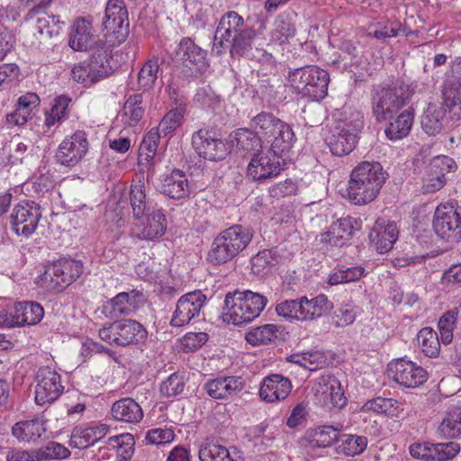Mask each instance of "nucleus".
Wrapping results in <instances>:
<instances>
[{
    "mask_svg": "<svg viewBox=\"0 0 461 461\" xmlns=\"http://www.w3.org/2000/svg\"><path fill=\"white\" fill-rule=\"evenodd\" d=\"M362 127L363 122L359 120L336 122L325 139L330 152L339 157L349 154L356 148Z\"/></svg>",
    "mask_w": 461,
    "mask_h": 461,
    "instance_id": "9d476101",
    "label": "nucleus"
},
{
    "mask_svg": "<svg viewBox=\"0 0 461 461\" xmlns=\"http://www.w3.org/2000/svg\"><path fill=\"white\" fill-rule=\"evenodd\" d=\"M243 387L240 376H219L207 381L203 385L206 393L215 400L228 399L240 393Z\"/></svg>",
    "mask_w": 461,
    "mask_h": 461,
    "instance_id": "c85d7f7f",
    "label": "nucleus"
},
{
    "mask_svg": "<svg viewBox=\"0 0 461 461\" xmlns=\"http://www.w3.org/2000/svg\"><path fill=\"white\" fill-rule=\"evenodd\" d=\"M107 444L113 449H116L117 455L122 459L127 460L131 458L133 454L135 440L131 434L123 433L110 437L107 440Z\"/></svg>",
    "mask_w": 461,
    "mask_h": 461,
    "instance_id": "864d4df0",
    "label": "nucleus"
},
{
    "mask_svg": "<svg viewBox=\"0 0 461 461\" xmlns=\"http://www.w3.org/2000/svg\"><path fill=\"white\" fill-rule=\"evenodd\" d=\"M38 453V448L12 447L7 451L5 459L6 461H40Z\"/></svg>",
    "mask_w": 461,
    "mask_h": 461,
    "instance_id": "774afa93",
    "label": "nucleus"
},
{
    "mask_svg": "<svg viewBox=\"0 0 461 461\" xmlns=\"http://www.w3.org/2000/svg\"><path fill=\"white\" fill-rule=\"evenodd\" d=\"M205 301L206 295L201 290H195L182 295L176 303L170 325L176 328L187 325L193 319L199 316Z\"/></svg>",
    "mask_w": 461,
    "mask_h": 461,
    "instance_id": "aec40b11",
    "label": "nucleus"
},
{
    "mask_svg": "<svg viewBox=\"0 0 461 461\" xmlns=\"http://www.w3.org/2000/svg\"><path fill=\"white\" fill-rule=\"evenodd\" d=\"M208 338L205 332H188L180 339L181 349L184 352L195 351L202 348Z\"/></svg>",
    "mask_w": 461,
    "mask_h": 461,
    "instance_id": "e2e57ef3",
    "label": "nucleus"
},
{
    "mask_svg": "<svg viewBox=\"0 0 461 461\" xmlns=\"http://www.w3.org/2000/svg\"><path fill=\"white\" fill-rule=\"evenodd\" d=\"M361 227V221L354 217H345L333 222L328 231L321 233L320 241L333 247H343Z\"/></svg>",
    "mask_w": 461,
    "mask_h": 461,
    "instance_id": "5701e85b",
    "label": "nucleus"
},
{
    "mask_svg": "<svg viewBox=\"0 0 461 461\" xmlns=\"http://www.w3.org/2000/svg\"><path fill=\"white\" fill-rule=\"evenodd\" d=\"M438 429L445 438H452L459 436L461 434V409L454 408L449 411Z\"/></svg>",
    "mask_w": 461,
    "mask_h": 461,
    "instance_id": "5fc2aeb1",
    "label": "nucleus"
},
{
    "mask_svg": "<svg viewBox=\"0 0 461 461\" xmlns=\"http://www.w3.org/2000/svg\"><path fill=\"white\" fill-rule=\"evenodd\" d=\"M296 34V27L290 14H280L275 20L274 29L271 32V41L279 45L289 43Z\"/></svg>",
    "mask_w": 461,
    "mask_h": 461,
    "instance_id": "a19ab883",
    "label": "nucleus"
},
{
    "mask_svg": "<svg viewBox=\"0 0 461 461\" xmlns=\"http://www.w3.org/2000/svg\"><path fill=\"white\" fill-rule=\"evenodd\" d=\"M411 98L409 86L403 82L381 86L372 93V113L376 122L392 119L402 108L407 105Z\"/></svg>",
    "mask_w": 461,
    "mask_h": 461,
    "instance_id": "0eeeda50",
    "label": "nucleus"
},
{
    "mask_svg": "<svg viewBox=\"0 0 461 461\" xmlns=\"http://www.w3.org/2000/svg\"><path fill=\"white\" fill-rule=\"evenodd\" d=\"M40 461L52 459H64L70 456V451L65 446L58 442H49L46 446L38 448Z\"/></svg>",
    "mask_w": 461,
    "mask_h": 461,
    "instance_id": "052dcab7",
    "label": "nucleus"
},
{
    "mask_svg": "<svg viewBox=\"0 0 461 461\" xmlns=\"http://www.w3.org/2000/svg\"><path fill=\"white\" fill-rule=\"evenodd\" d=\"M110 431V426L99 423L86 429L76 428L70 437L72 447L84 449L103 439Z\"/></svg>",
    "mask_w": 461,
    "mask_h": 461,
    "instance_id": "473e14b6",
    "label": "nucleus"
},
{
    "mask_svg": "<svg viewBox=\"0 0 461 461\" xmlns=\"http://www.w3.org/2000/svg\"><path fill=\"white\" fill-rule=\"evenodd\" d=\"M283 332V327L276 324H264L250 329L245 339L252 346L267 345L275 342Z\"/></svg>",
    "mask_w": 461,
    "mask_h": 461,
    "instance_id": "79ce46f5",
    "label": "nucleus"
},
{
    "mask_svg": "<svg viewBox=\"0 0 461 461\" xmlns=\"http://www.w3.org/2000/svg\"><path fill=\"white\" fill-rule=\"evenodd\" d=\"M269 195L275 199L280 200L298 193V184L295 180L287 178L269 187Z\"/></svg>",
    "mask_w": 461,
    "mask_h": 461,
    "instance_id": "680f3d73",
    "label": "nucleus"
},
{
    "mask_svg": "<svg viewBox=\"0 0 461 461\" xmlns=\"http://www.w3.org/2000/svg\"><path fill=\"white\" fill-rule=\"evenodd\" d=\"M192 145L200 157L211 161L223 160L230 152L229 145L215 127L196 131L192 136Z\"/></svg>",
    "mask_w": 461,
    "mask_h": 461,
    "instance_id": "f8f14e48",
    "label": "nucleus"
},
{
    "mask_svg": "<svg viewBox=\"0 0 461 461\" xmlns=\"http://www.w3.org/2000/svg\"><path fill=\"white\" fill-rule=\"evenodd\" d=\"M103 25L107 33L113 35L118 42L126 40L129 34V21L123 0H108Z\"/></svg>",
    "mask_w": 461,
    "mask_h": 461,
    "instance_id": "4be33fe9",
    "label": "nucleus"
},
{
    "mask_svg": "<svg viewBox=\"0 0 461 461\" xmlns=\"http://www.w3.org/2000/svg\"><path fill=\"white\" fill-rule=\"evenodd\" d=\"M68 45L76 51H90L91 55L95 56L101 48H104L107 55L111 56L112 53L111 45L93 33L91 23L85 18H77L75 21Z\"/></svg>",
    "mask_w": 461,
    "mask_h": 461,
    "instance_id": "dca6fc26",
    "label": "nucleus"
},
{
    "mask_svg": "<svg viewBox=\"0 0 461 461\" xmlns=\"http://www.w3.org/2000/svg\"><path fill=\"white\" fill-rule=\"evenodd\" d=\"M83 273L79 260L60 258L49 266L40 276L42 285L49 290L63 291Z\"/></svg>",
    "mask_w": 461,
    "mask_h": 461,
    "instance_id": "9b49d317",
    "label": "nucleus"
},
{
    "mask_svg": "<svg viewBox=\"0 0 461 461\" xmlns=\"http://www.w3.org/2000/svg\"><path fill=\"white\" fill-rule=\"evenodd\" d=\"M459 311L456 308L446 312L438 320V328L440 340L447 345L453 340V330L456 328Z\"/></svg>",
    "mask_w": 461,
    "mask_h": 461,
    "instance_id": "603ef678",
    "label": "nucleus"
},
{
    "mask_svg": "<svg viewBox=\"0 0 461 461\" xmlns=\"http://www.w3.org/2000/svg\"><path fill=\"white\" fill-rule=\"evenodd\" d=\"M393 380L408 388H415L427 381V371L412 361L399 359L389 365Z\"/></svg>",
    "mask_w": 461,
    "mask_h": 461,
    "instance_id": "393cba45",
    "label": "nucleus"
},
{
    "mask_svg": "<svg viewBox=\"0 0 461 461\" xmlns=\"http://www.w3.org/2000/svg\"><path fill=\"white\" fill-rule=\"evenodd\" d=\"M144 221L137 224L134 229V235L142 240H159L167 230V219L161 209L152 210Z\"/></svg>",
    "mask_w": 461,
    "mask_h": 461,
    "instance_id": "cd10ccee",
    "label": "nucleus"
},
{
    "mask_svg": "<svg viewBox=\"0 0 461 461\" xmlns=\"http://www.w3.org/2000/svg\"><path fill=\"white\" fill-rule=\"evenodd\" d=\"M161 193L175 200L187 198L191 186L186 174L176 168L167 174L162 179Z\"/></svg>",
    "mask_w": 461,
    "mask_h": 461,
    "instance_id": "c756f323",
    "label": "nucleus"
},
{
    "mask_svg": "<svg viewBox=\"0 0 461 461\" xmlns=\"http://www.w3.org/2000/svg\"><path fill=\"white\" fill-rule=\"evenodd\" d=\"M45 431L44 423L39 419L18 421L12 428L13 436L24 442H35Z\"/></svg>",
    "mask_w": 461,
    "mask_h": 461,
    "instance_id": "ea45409f",
    "label": "nucleus"
},
{
    "mask_svg": "<svg viewBox=\"0 0 461 461\" xmlns=\"http://www.w3.org/2000/svg\"><path fill=\"white\" fill-rule=\"evenodd\" d=\"M175 433L171 429H152L145 437V440L150 445H164L173 441Z\"/></svg>",
    "mask_w": 461,
    "mask_h": 461,
    "instance_id": "69168bd1",
    "label": "nucleus"
},
{
    "mask_svg": "<svg viewBox=\"0 0 461 461\" xmlns=\"http://www.w3.org/2000/svg\"><path fill=\"white\" fill-rule=\"evenodd\" d=\"M176 56L181 60L184 68L194 75L203 74L209 68L207 51L198 46L190 37L180 40L176 50Z\"/></svg>",
    "mask_w": 461,
    "mask_h": 461,
    "instance_id": "6ab92c4d",
    "label": "nucleus"
},
{
    "mask_svg": "<svg viewBox=\"0 0 461 461\" xmlns=\"http://www.w3.org/2000/svg\"><path fill=\"white\" fill-rule=\"evenodd\" d=\"M14 314L17 326H31L42 320L44 310L40 303L35 302H19L14 306Z\"/></svg>",
    "mask_w": 461,
    "mask_h": 461,
    "instance_id": "f704fd0d",
    "label": "nucleus"
},
{
    "mask_svg": "<svg viewBox=\"0 0 461 461\" xmlns=\"http://www.w3.org/2000/svg\"><path fill=\"white\" fill-rule=\"evenodd\" d=\"M433 230L442 240L458 243L461 241V206L439 204L433 216Z\"/></svg>",
    "mask_w": 461,
    "mask_h": 461,
    "instance_id": "ddd939ff",
    "label": "nucleus"
},
{
    "mask_svg": "<svg viewBox=\"0 0 461 461\" xmlns=\"http://www.w3.org/2000/svg\"><path fill=\"white\" fill-rule=\"evenodd\" d=\"M159 68V58L152 56L143 64L138 73V85L143 91L153 88L158 79Z\"/></svg>",
    "mask_w": 461,
    "mask_h": 461,
    "instance_id": "a18cd8bd",
    "label": "nucleus"
},
{
    "mask_svg": "<svg viewBox=\"0 0 461 461\" xmlns=\"http://www.w3.org/2000/svg\"><path fill=\"white\" fill-rule=\"evenodd\" d=\"M41 218V207L31 200L16 203L9 216L12 230L18 236L29 237L38 227Z\"/></svg>",
    "mask_w": 461,
    "mask_h": 461,
    "instance_id": "2eb2a0df",
    "label": "nucleus"
},
{
    "mask_svg": "<svg viewBox=\"0 0 461 461\" xmlns=\"http://www.w3.org/2000/svg\"><path fill=\"white\" fill-rule=\"evenodd\" d=\"M199 458L201 461H241L242 456L236 448L230 450L217 440L206 438L200 447Z\"/></svg>",
    "mask_w": 461,
    "mask_h": 461,
    "instance_id": "7c9ffc66",
    "label": "nucleus"
},
{
    "mask_svg": "<svg viewBox=\"0 0 461 461\" xmlns=\"http://www.w3.org/2000/svg\"><path fill=\"white\" fill-rule=\"evenodd\" d=\"M285 152H272L270 149L267 153L260 152L254 155L249 163L247 173L253 180L263 181L267 178L277 176L284 162Z\"/></svg>",
    "mask_w": 461,
    "mask_h": 461,
    "instance_id": "412c9836",
    "label": "nucleus"
},
{
    "mask_svg": "<svg viewBox=\"0 0 461 461\" xmlns=\"http://www.w3.org/2000/svg\"><path fill=\"white\" fill-rule=\"evenodd\" d=\"M413 120L414 109L408 107L385 128L384 132L386 137L391 140H398L406 137L411 131Z\"/></svg>",
    "mask_w": 461,
    "mask_h": 461,
    "instance_id": "58836bf2",
    "label": "nucleus"
},
{
    "mask_svg": "<svg viewBox=\"0 0 461 461\" xmlns=\"http://www.w3.org/2000/svg\"><path fill=\"white\" fill-rule=\"evenodd\" d=\"M292 387L288 377L280 374H272L263 379L259 395L263 401L267 402H279L288 397Z\"/></svg>",
    "mask_w": 461,
    "mask_h": 461,
    "instance_id": "bb28decb",
    "label": "nucleus"
},
{
    "mask_svg": "<svg viewBox=\"0 0 461 461\" xmlns=\"http://www.w3.org/2000/svg\"><path fill=\"white\" fill-rule=\"evenodd\" d=\"M256 36L257 32L255 29L245 27L242 32H240L226 41L223 52L229 49L232 58L240 59V57H244L252 50Z\"/></svg>",
    "mask_w": 461,
    "mask_h": 461,
    "instance_id": "72a5a7b5",
    "label": "nucleus"
},
{
    "mask_svg": "<svg viewBox=\"0 0 461 461\" xmlns=\"http://www.w3.org/2000/svg\"><path fill=\"white\" fill-rule=\"evenodd\" d=\"M253 230L240 224H234L221 231L213 240L207 259L212 265L225 264L240 252L251 242Z\"/></svg>",
    "mask_w": 461,
    "mask_h": 461,
    "instance_id": "20e7f679",
    "label": "nucleus"
},
{
    "mask_svg": "<svg viewBox=\"0 0 461 461\" xmlns=\"http://www.w3.org/2000/svg\"><path fill=\"white\" fill-rule=\"evenodd\" d=\"M111 415L116 421L137 424L143 419V411L134 399L125 397L113 403Z\"/></svg>",
    "mask_w": 461,
    "mask_h": 461,
    "instance_id": "2f4dec72",
    "label": "nucleus"
},
{
    "mask_svg": "<svg viewBox=\"0 0 461 461\" xmlns=\"http://www.w3.org/2000/svg\"><path fill=\"white\" fill-rule=\"evenodd\" d=\"M237 148L247 152L258 151L261 149V137L250 128H240L235 131Z\"/></svg>",
    "mask_w": 461,
    "mask_h": 461,
    "instance_id": "09e8293b",
    "label": "nucleus"
},
{
    "mask_svg": "<svg viewBox=\"0 0 461 461\" xmlns=\"http://www.w3.org/2000/svg\"><path fill=\"white\" fill-rule=\"evenodd\" d=\"M145 110L143 95L140 93L132 94L128 96L122 107V122L128 126H135L143 118Z\"/></svg>",
    "mask_w": 461,
    "mask_h": 461,
    "instance_id": "4c0bfd02",
    "label": "nucleus"
},
{
    "mask_svg": "<svg viewBox=\"0 0 461 461\" xmlns=\"http://www.w3.org/2000/svg\"><path fill=\"white\" fill-rule=\"evenodd\" d=\"M122 293H119L113 298L105 302L102 306V313L110 320H118L122 316L131 315L129 307L124 300Z\"/></svg>",
    "mask_w": 461,
    "mask_h": 461,
    "instance_id": "3c124183",
    "label": "nucleus"
},
{
    "mask_svg": "<svg viewBox=\"0 0 461 461\" xmlns=\"http://www.w3.org/2000/svg\"><path fill=\"white\" fill-rule=\"evenodd\" d=\"M128 199L135 219H140L154 210L152 201L147 197L145 185L140 181L131 185Z\"/></svg>",
    "mask_w": 461,
    "mask_h": 461,
    "instance_id": "c9c22d12",
    "label": "nucleus"
},
{
    "mask_svg": "<svg viewBox=\"0 0 461 461\" xmlns=\"http://www.w3.org/2000/svg\"><path fill=\"white\" fill-rule=\"evenodd\" d=\"M98 335L103 341L111 346L128 347L144 342L148 331L139 321L124 319L104 324L99 330Z\"/></svg>",
    "mask_w": 461,
    "mask_h": 461,
    "instance_id": "1a4fd4ad",
    "label": "nucleus"
},
{
    "mask_svg": "<svg viewBox=\"0 0 461 461\" xmlns=\"http://www.w3.org/2000/svg\"><path fill=\"white\" fill-rule=\"evenodd\" d=\"M35 402L38 405L51 404L63 393L61 376L54 367L41 366L35 375Z\"/></svg>",
    "mask_w": 461,
    "mask_h": 461,
    "instance_id": "f3484780",
    "label": "nucleus"
},
{
    "mask_svg": "<svg viewBox=\"0 0 461 461\" xmlns=\"http://www.w3.org/2000/svg\"><path fill=\"white\" fill-rule=\"evenodd\" d=\"M417 339L425 356L435 357L439 354V339L437 332L432 328H422L418 333Z\"/></svg>",
    "mask_w": 461,
    "mask_h": 461,
    "instance_id": "de8ad7c7",
    "label": "nucleus"
},
{
    "mask_svg": "<svg viewBox=\"0 0 461 461\" xmlns=\"http://www.w3.org/2000/svg\"><path fill=\"white\" fill-rule=\"evenodd\" d=\"M364 411L384 414L390 418H401L404 414L403 403L393 398L375 397L363 405Z\"/></svg>",
    "mask_w": 461,
    "mask_h": 461,
    "instance_id": "e433bc0d",
    "label": "nucleus"
},
{
    "mask_svg": "<svg viewBox=\"0 0 461 461\" xmlns=\"http://www.w3.org/2000/svg\"><path fill=\"white\" fill-rule=\"evenodd\" d=\"M324 386L326 390L322 391V393L325 395V398L330 399V402L332 406L341 409L347 404V398L344 395L338 379L330 378Z\"/></svg>",
    "mask_w": 461,
    "mask_h": 461,
    "instance_id": "bf43d9fd",
    "label": "nucleus"
},
{
    "mask_svg": "<svg viewBox=\"0 0 461 461\" xmlns=\"http://www.w3.org/2000/svg\"><path fill=\"white\" fill-rule=\"evenodd\" d=\"M358 308L352 302L343 303L333 314V323L336 327L351 325L357 315Z\"/></svg>",
    "mask_w": 461,
    "mask_h": 461,
    "instance_id": "4d7b16f0",
    "label": "nucleus"
},
{
    "mask_svg": "<svg viewBox=\"0 0 461 461\" xmlns=\"http://www.w3.org/2000/svg\"><path fill=\"white\" fill-rule=\"evenodd\" d=\"M333 309V303L325 294L308 299L302 296L285 300L276 304V312L288 321H312Z\"/></svg>",
    "mask_w": 461,
    "mask_h": 461,
    "instance_id": "423d86ee",
    "label": "nucleus"
},
{
    "mask_svg": "<svg viewBox=\"0 0 461 461\" xmlns=\"http://www.w3.org/2000/svg\"><path fill=\"white\" fill-rule=\"evenodd\" d=\"M398 228L394 221L379 218L371 231L369 240L379 254H384L390 251L398 239Z\"/></svg>",
    "mask_w": 461,
    "mask_h": 461,
    "instance_id": "a878e982",
    "label": "nucleus"
},
{
    "mask_svg": "<svg viewBox=\"0 0 461 461\" xmlns=\"http://www.w3.org/2000/svg\"><path fill=\"white\" fill-rule=\"evenodd\" d=\"M287 81L302 97L321 101L328 95L329 73L314 65H306L288 72Z\"/></svg>",
    "mask_w": 461,
    "mask_h": 461,
    "instance_id": "39448f33",
    "label": "nucleus"
},
{
    "mask_svg": "<svg viewBox=\"0 0 461 461\" xmlns=\"http://www.w3.org/2000/svg\"><path fill=\"white\" fill-rule=\"evenodd\" d=\"M340 452L348 456L362 454L367 447V438L356 434H343L339 438Z\"/></svg>",
    "mask_w": 461,
    "mask_h": 461,
    "instance_id": "49530a36",
    "label": "nucleus"
},
{
    "mask_svg": "<svg viewBox=\"0 0 461 461\" xmlns=\"http://www.w3.org/2000/svg\"><path fill=\"white\" fill-rule=\"evenodd\" d=\"M281 258L276 249L260 250L250 259L251 270L258 276H264L279 264Z\"/></svg>",
    "mask_w": 461,
    "mask_h": 461,
    "instance_id": "37998d69",
    "label": "nucleus"
},
{
    "mask_svg": "<svg viewBox=\"0 0 461 461\" xmlns=\"http://www.w3.org/2000/svg\"><path fill=\"white\" fill-rule=\"evenodd\" d=\"M88 147L86 133L78 130L63 140L58 148L55 158L59 164L73 167L86 156Z\"/></svg>",
    "mask_w": 461,
    "mask_h": 461,
    "instance_id": "a211bd4d",
    "label": "nucleus"
},
{
    "mask_svg": "<svg viewBox=\"0 0 461 461\" xmlns=\"http://www.w3.org/2000/svg\"><path fill=\"white\" fill-rule=\"evenodd\" d=\"M97 56L90 55L89 59L75 65L71 70L73 80L86 86H91L108 77L112 71L111 56L104 48L99 49Z\"/></svg>",
    "mask_w": 461,
    "mask_h": 461,
    "instance_id": "4468645a",
    "label": "nucleus"
},
{
    "mask_svg": "<svg viewBox=\"0 0 461 461\" xmlns=\"http://www.w3.org/2000/svg\"><path fill=\"white\" fill-rule=\"evenodd\" d=\"M443 104H429L421 116V128L429 136L440 133L447 123V109L461 119V58L451 63L442 85Z\"/></svg>",
    "mask_w": 461,
    "mask_h": 461,
    "instance_id": "f257e3e1",
    "label": "nucleus"
},
{
    "mask_svg": "<svg viewBox=\"0 0 461 461\" xmlns=\"http://www.w3.org/2000/svg\"><path fill=\"white\" fill-rule=\"evenodd\" d=\"M159 140L160 135L154 129L150 130L143 138L139 149L140 164H149L153 160L157 153Z\"/></svg>",
    "mask_w": 461,
    "mask_h": 461,
    "instance_id": "8fccbe9b",
    "label": "nucleus"
},
{
    "mask_svg": "<svg viewBox=\"0 0 461 461\" xmlns=\"http://www.w3.org/2000/svg\"><path fill=\"white\" fill-rule=\"evenodd\" d=\"M183 120L184 110L182 108L170 110L165 114L155 131L159 134L163 133L166 136L179 128L183 122Z\"/></svg>",
    "mask_w": 461,
    "mask_h": 461,
    "instance_id": "6e6d98bb",
    "label": "nucleus"
},
{
    "mask_svg": "<svg viewBox=\"0 0 461 461\" xmlns=\"http://www.w3.org/2000/svg\"><path fill=\"white\" fill-rule=\"evenodd\" d=\"M341 428V425L337 427L325 425L308 430L309 442L315 447H330L334 442L339 441Z\"/></svg>",
    "mask_w": 461,
    "mask_h": 461,
    "instance_id": "c03bdc74",
    "label": "nucleus"
},
{
    "mask_svg": "<svg viewBox=\"0 0 461 461\" xmlns=\"http://www.w3.org/2000/svg\"><path fill=\"white\" fill-rule=\"evenodd\" d=\"M250 127L262 138L268 140L276 133L278 136L271 142L270 150L280 153L287 152L292 148L294 133L289 124L269 112H261L254 116Z\"/></svg>",
    "mask_w": 461,
    "mask_h": 461,
    "instance_id": "6e6552de",
    "label": "nucleus"
},
{
    "mask_svg": "<svg viewBox=\"0 0 461 461\" xmlns=\"http://www.w3.org/2000/svg\"><path fill=\"white\" fill-rule=\"evenodd\" d=\"M445 185L446 184L444 180L440 179V176L432 173L428 167L425 168L421 185L423 194H434L441 190Z\"/></svg>",
    "mask_w": 461,
    "mask_h": 461,
    "instance_id": "338daca9",
    "label": "nucleus"
},
{
    "mask_svg": "<svg viewBox=\"0 0 461 461\" xmlns=\"http://www.w3.org/2000/svg\"><path fill=\"white\" fill-rule=\"evenodd\" d=\"M185 387V377L178 373L169 375L160 384V393L166 397H175L181 394Z\"/></svg>",
    "mask_w": 461,
    "mask_h": 461,
    "instance_id": "13d9d810",
    "label": "nucleus"
},
{
    "mask_svg": "<svg viewBox=\"0 0 461 461\" xmlns=\"http://www.w3.org/2000/svg\"><path fill=\"white\" fill-rule=\"evenodd\" d=\"M244 25L243 17L235 11H228L222 14L216 27L212 51L221 56L226 41L242 32Z\"/></svg>",
    "mask_w": 461,
    "mask_h": 461,
    "instance_id": "b1692460",
    "label": "nucleus"
},
{
    "mask_svg": "<svg viewBox=\"0 0 461 461\" xmlns=\"http://www.w3.org/2000/svg\"><path fill=\"white\" fill-rule=\"evenodd\" d=\"M410 454L414 458L425 461H436L435 444L429 442L414 443L409 447Z\"/></svg>",
    "mask_w": 461,
    "mask_h": 461,
    "instance_id": "0e129e2a",
    "label": "nucleus"
},
{
    "mask_svg": "<svg viewBox=\"0 0 461 461\" xmlns=\"http://www.w3.org/2000/svg\"><path fill=\"white\" fill-rule=\"evenodd\" d=\"M267 302V297L250 290L228 293L222 307V320L235 326L249 323L260 315Z\"/></svg>",
    "mask_w": 461,
    "mask_h": 461,
    "instance_id": "7ed1b4c3",
    "label": "nucleus"
},
{
    "mask_svg": "<svg viewBox=\"0 0 461 461\" xmlns=\"http://www.w3.org/2000/svg\"><path fill=\"white\" fill-rule=\"evenodd\" d=\"M387 177V172L379 162H360L351 171L347 187L348 199L356 205L373 202Z\"/></svg>",
    "mask_w": 461,
    "mask_h": 461,
    "instance_id": "f03ea898",
    "label": "nucleus"
}]
</instances>
